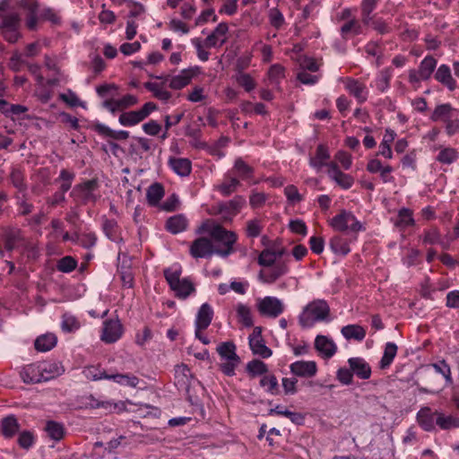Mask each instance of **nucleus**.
Wrapping results in <instances>:
<instances>
[{
  "label": "nucleus",
  "instance_id": "34",
  "mask_svg": "<svg viewBox=\"0 0 459 459\" xmlns=\"http://www.w3.org/2000/svg\"><path fill=\"white\" fill-rule=\"evenodd\" d=\"M437 426L442 430H449L459 428V417L446 415L439 411L437 418Z\"/></svg>",
  "mask_w": 459,
  "mask_h": 459
},
{
  "label": "nucleus",
  "instance_id": "32",
  "mask_svg": "<svg viewBox=\"0 0 459 459\" xmlns=\"http://www.w3.org/2000/svg\"><path fill=\"white\" fill-rule=\"evenodd\" d=\"M164 187L160 183L151 185L146 192L147 202L151 206H157L164 196Z\"/></svg>",
  "mask_w": 459,
  "mask_h": 459
},
{
  "label": "nucleus",
  "instance_id": "43",
  "mask_svg": "<svg viewBox=\"0 0 459 459\" xmlns=\"http://www.w3.org/2000/svg\"><path fill=\"white\" fill-rule=\"evenodd\" d=\"M238 321L246 327H251L254 324L252 312L249 307L244 304H238L236 307Z\"/></svg>",
  "mask_w": 459,
  "mask_h": 459
},
{
  "label": "nucleus",
  "instance_id": "21",
  "mask_svg": "<svg viewBox=\"0 0 459 459\" xmlns=\"http://www.w3.org/2000/svg\"><path fill=\"white\" fill-rule=\"evenodd\" d=\"M345 89L357 99L359 103H363L368 99V91L365 84L355 79L347 78L345 80Z\"/></svg>",
  "mask_w": 459,
  "mask_h": 459
},
{
  "label": "nucleus",
  "instance_id": "59",
  "mask_svg": "<svg viewBox=\"0 0 459 459\" xmlns=\"http://www.w3.org/2000/svg\"><path fill=\"white\" fill-rule=\"evenodd\" d=\"M440 237L441 235L439 230L437 228H431L425 230L420 238H422L423 244L435 245L437 244V242H440Z\"/></svg>",
  "mask_w": 459,
  "mask_h": 459
},
{
  "label": "nucleus",
  "instance_id": "22",
  "mask_svg": "<svg viewBox=\"0 0 459 459\" xmlns=\"http://www.w3.org/2000/svg\"><path fill=\"white\" fill-rule=\"evenodd\" d=\"M351 370L360 379H368L371 376L369 364L362 358L356 357L348 359Z\"/></svg>",
  "mask_w": 459,
  "mask_h": 459
},
{
  "label": "nucleus",
  "instance_id": "7",
  "mask_svg": "<svg viewBox=\"0 0 459 459\" xmlns=\"http://www.w3.org/2000/svg\"><path fill=\"white\" fill-rule=\"evenodd\" d=\"M256 307L262 316L272 318L278 317L284 310V305L281 299L267 296L257 300Z\"/></svg>",
  "mask_w": 459,
  "mask_h": 459
},
{
  "label": "nucleus",
  "instance_id": "30",
  "mask_svg": "<svg viewBox=\"0 0 459 459\" xmlns=\"http://www.w3.org/2000/svg\"><path fill=\"white\" fill-rule=\"evenodd\" d=\"M329 158L330 154L327 148L323 144H319L316 148V155L309 159V164L313 168L319 170L324 166L327 167L328 163H326V160Z\"/></svg>",
  "mask_w": 459,
  "mask_h": 459
},
{
  "label": "nucleus",
  "instance_id": "45",
  "mask_svg": "<svg viewBox=\"0 0 459 459\" xmlns=\"http://www.w3.org/2000/svg\"><path fill=\"white\" fill-rule=\"evenodd\" d=\"M329 245L335 254L341 255H346L351 251L348 242L341 236L333 237Z\"/></svg>",
  "mask_w": 459,
  "mask_h": 459
},
{
  "label": "nucleus",
  "instance_id": "55",
  "mask_svg": "<svg viewBox=\"0 0 459 459\" xmlns=\"http://www.w3.org/2000/svg\"><path fill=\"white\" fill-rule=\"evenodd\" d=\"M117 223L114 220H105L103 223V230L106 236L112 241L120 240V237L117 232Z\"/></svg>",
  "mask_w": 459,
  "mask_h": 459
},
{
  "label": "nucleus",
  "instance_id": "13",
  "mask_svg": "<svg viewBox=\"0 0 459 459\" xmlns=\"http://www.w3.org/2000/svg\"><path fill=\"white\" fill-rule=\"evenodd\" d=\"M230 172L239 180L247 181L251 184L258 183V181L254 180V168L244 161L242 158L236 159L233 168Z\"/></svg>",
  "mask_w": 459,
  "mask_h": 459
},
{
  "label": "nucleus",
  "instance_id": "62",
  "mask_svg": "<svg viewBox=\"0 0 459 459\" xmlns=\"http://www.w3.org/2000/svg\"><path fill=\"white\" fill-rule=\"evenodd\" d=\"M262 232L261 221L257 219L249 220L247 221L246 234L248 238H256Z\"/></svg>",
  "mask_w": 459,
  "mask_h": 459
},
{
  "label": "nucleus",
  "instance_id": "12",
  "mask_svg": "<svg viewBox=\"0 0 459 459\" xmlns=\"http://www.w3.org/2000/svg\"><path fill=\"white\" fill-rule=\"evenodd\" d=\"M122 325L118 320H107L104 322L101 341L106 343H113L122 336Z\"/></svg>",
  "mask_w": 459,
  "mask_h": 459
},
{
  "label": "nucleus",
  "instance_id": "4",
  "mask_svg": "<svg viewBox=\"0 0 459 459\" xmlns=\"http://www.w3.org/2000/svg\"><path fill=\"white\" fill-rule=\"evenodd\" d=\"M20 7L26 12V26L29 30H36L38 22L42 20H54L55 14L50 9L43 10L39 14V4L36 0H22Z\"/></svg>",
  "mask_w": 459,
  "mask_h": 459
},
{
  "label": "nucleus",
  "instance_id": "61",
  "mask_svg": "<svg viewBox=\"0 0 459 459\" xmlns=\"http://www.w3.org/2000/svg\"><path fill=\"white\" fill-rule=\"evenodd\" d=\"M46 437L52 440L51 447H55L57 441V422L55 420H47L43 429Z\"/></svg>",
  "mask_w": 459,
  "mask_h": 459
},
{
  "label": "nucleus",
  "instance_id": "26",
  "mask_svg": "<svg viewBox=\"0 0 459 459\" xmlns=\"http://www.w3.org/2000/svg\"><path fill=\"white\" fill-rule=\"evenodd\" d=\"M212 316L213 310L212 307L208 303H204L196 315L195 328L206 329L210 325Z\"/></svg>",
  "mask_w": 459,
  "mask_h": 459
},
{
  "label": "nucleus",
  "instance_id": "39",
  "mask_svg": "<svg viewBox=\"0 0 459 459\" xmlns=\"http://www.w3.org/2000/svg\"><path fill=\"white\" fill-rule=\"evenodd\" d=\"M452 112L453 108L450 104H441L437 106L430 118L433 121L442 120L444 122H448L453 117Z\"/></svg>",
  "mask_w": 459,
  "mask_h": 459
},
{
  "label": "nucleus",
  "instance_id": "8",
  "mask_svg": "<svg viewBox=\"0 0 459 459\" xmlns=\"http://www.w3.org/2000/svg\"><path fill=\"white\" fill-rule=\"evenodd\" d=\"M190 255L194 258L211 257L217 255L216 247L211 238L201 237L194 240L189 249Z\"/></svg>",
  "mask_w": 459,
  "mask_h": 459
},
{
  "label": "nucleus",
  "instance_id": "2",
  "mask_svg": "<svg viewBox=\"0 0 459 459\" xmlns=\"http://www.w3.org/2000/svg\"><path fill=\"white\" fill-rule=\"evenodd\" d=\"M330 320V307L325 299H314L307 304L299 316L302 328H310L318 322Z\"/></svg>",
  "mask_w": 459,
  "mask_h": 459
},
{
  "label": "nucleus",
  "instance_id": "16",
  "mask_svg": "<svg viewBox=\"0 0 459 459\" xmlns=\"http://www.w3.org/2000/svg\"><path fill=\"white\" fill-rule=\"evenodd\" d=\"M327 169L329 178L342 188L349 189L352 186L354 178L351 176L342 172L336 163L330 162L327 164Z\"/></svg>",
  "mask_w": 459,
  "mask_h": 459
},
{
  "label": "nucleus",
  "instance_id": "28",
  "mask_svg": "<svg viewBox=\"0 0 459 459\" xmlns=\"http://www.w3.org/2000/svg\"><path fill=\"white\" fill-rule=\"evenodd\" d=\"M188 221L184 214L169 217L166 221V229L172 234H178L186 230Z\"/></svg>",
  "mask_w": 459,
  "mask_h": 459
},
{
  "label": "nucleus",
  "instance_id": "50",
  "mask_svg": "<svg viewBox=\"0 0 459 459\" xmlns=\"http://www.w3.org/2000/svg\"><path fill=\"white\" fill-rule=\"evenodd\" d=\"M97 131L107 137H110L115 140H126L129 137V133L127 131H118L116 132L107 126L99 125L97 126Z\"/></svg>",
  "mask_w": 459,
  "mask_h": 459
},
{
  "label": "nucleus",
  "instance_id": "27",
  "mask_svg": "<svg viewBox=\"0 0 459 459\" xmlns=\"http://www.w3.org/2000/svg\"><path fill=\"white\" fill-rule=\"evenodd\" d=\"M169 165L180 177L188 176L192 169L191 161L186 158H169Z\"/></svg>",
  "mask_w": 459,
  "mask_h": 459
},
{
  "label": "nucleus",
  "instance_id": "37",
  "mask_svg": "<svg viewBox=\"0 0 459 459\" xmlns=\"http://www.w3.org/2000/svg\"><path fill=\"white\" fill-rule=\"evenodd\" d=\"M377 0H363L361 3V21L366 26H369L371 21L376 17L372 15L376 9Z\"/></svg>",
  "mask_w": 459,
  "mask_h": 459
},
{
  "label": "nucleus",
  "instance_id": "58",
  "mask_svg": "<svg viewBox=\"0 0 459 459\" xmlns=\"http://www.w3.org/2000/svg\"><path fill=\"white\" fill-rule=\"evenodd\" d=\"M352 32L355 35H359L362 33V27L359 24V22L352 18L350 21H348L346 23H344L341 27V33L342 36L347 35L348 33Z\"/></svg>",
  "mask_w": 459,
  "mask_h": 459
},
{
  "label": "nucleus",
  "instance_id": "44",
  "mask_svg": "<svg viewBox=\"0 0 459 459\" xmlns=\"http://www.w3.org/2000/svg\"><path fill=\"white\" fill-rule=\"evenodd\" d=\"M144 87L160 100L167 101L171 98V93L164 88L163 84L149 82L144 83Z\"/></svg>",
  "mask_w": 459,
  "mask_h": 459
},
{
  "label": "nucleus",
  "instance_id": "15",
  "mask_svg": "<svg viewBox=\"0 0 459 459\" xmlns=\"http://www.w3.org/2000/svg\"><path fill=\"white\" fill-rule=\"evenodd\" d=\"M290 372L299 377H313L317 372L316 363L313 360H298L290 366Z\"/></svg>",
  "mask_w": 459,
  "mask_h": 459
},
{
  "label": "nucleus",
  "instance_id": "48",
  "mask_svg": "<svg viewBox=\"0 0 459 459\" xmlns=\"http://www.w3.org/2000/svg\"><path fill=\"white\" fill-rule=\"evenodd\" d=\"M269 83L272 85H279L281 81L285 77L284 68L278 64L273 65L267 73Z\"/></svg>",
  "mask_w": 459,
  "mask_h": 459
},
{
  "label": "nucleus",
  "instance_id": "42",
  "mask_svg": "<svg viewBox=\"0 0 459 459\" xmlns=\"http://www.w3.org/2000/svg\"><path fill=\"white\" fill-rule=\"evenodd\" d=\"M436 65L437 60L431 56H427L421 61L418 70L420 71V76H421L423 81L430 78Z\"/></svg>",
  "mask_w": 459,
  "mask_h": 459
},
{
  "label": "nucleus",
  "instance_id": "6",
  "mask_svg": "<svg viewBox=\"0 0 459 459\" xmlns=\"http://www.w3.org/2000/svg\"><path fill=\"white\" fill-rule=\"evenodd\" d=\"M330 225L338 231L357 233L363 230L362 224L350 212L342 211L334 216Z\"/></svg>",
  "mask_w": 459,
  "mask_h": 459
},
{
  "label": "nucleus",
  "instance_id": "11",
  "mask_svg": "<svg viewBox=\"0 0 459 459\" xmlns=\"http://www.w3.org/2000/svg\"><path fill=\"white\" fill-rule=\"evenodd\" d=\"M439 411H432L429 407L421 408L417 413V421L419 425L428 432L436 430L437 418Z\"/></svg>",
  "mask_w": 459,
  "mask_h": 459
},
{
  "label": "nucleus",
  "instance_id": "17",
  "mask_svg": "<svg viewBox=\"0 0 459 459\" xmlns=\"http://www.w3.org/2000/svg\"><path fill=\"white\" fill-rule=\"evenodd\" d=\"M96 188L97 183L94 180H89L74 187L72 195L75 198L81 199L84 204L94 203L96 201V195H94Z\"/></svg>",
  "mask_w": 459,
  "mask_h": 459
},
{
  "label": "nucleus",
  "instance_id": "14",
  "mask_svg": "<svg viewBox=\"0 0 459 459\" xmlns=\"http://www.w3.org/2000/svg\"><path fill=\"white\" fill-rule=\"evenodd\" d=\"M46 370V366L41 363L30 364L25 366L20 372L22 381L26 384H36L42 382V371Z\"/></svg>",
  "mask_w": 459,
  "mask_h": 459
},
{
  "label": "nucleus",
  "instance_id": "5",
  "mask_svg": "<svg viewBox=\"0 0 459 459\" xmlns=\"http://www.w3.org/2000/svg\"><path fill=\"white\" fill-rule=\"evenodd\" d=\"M246 204V199L242 195H236L231 200L221 202L212 209L214 213L221 214L223 221H231Z\"/></svg>",
  "mask_w": 459,
  "mask_h": 459
},
{
  "label": "nucleus",
  "instance_id": "10",
  "mask_svg": "<svg viewBox=\"0 0 459 459\" xmlns=\"http://www.w3.org/2000/svg\"><path fill=\"white\" fill-rule=\"evenodd\" d=\"M198 67L183 69L178 74L174 76L163 77L164 82H169V86L173 90H181L189 84L192 78L196 74Z\"/></svg>",
  "mask_w": 459,
  "mask_h": 459
},
{
  "label": "nucleus",
  "instance_id": "38",
  "mask_svg": "<svg viewBox=\"0 0 459 459\" xmlns=\"http://www.w3.org/2000/svg\"><path fill=\"white\" fill-rule=\"evenodd\" d=\"M81 327V323L74 316L65 313L62 316L61 329L65 333L77 332Z\"/></svg>",
  "mask_w": 459,
  "mask_h": 459
},
{
  "label": "nucleus",
  "instance_id": "63",
  "mask_svg": "<svg viewBox=\"0 0 459 459\" xmlns=\"http://www.w3.org/2000/svg\"><path fill=\"white\" fill-rule=\"evenodd\" d=\"M20 16L16 13H12L3 16V23L0 29H19Z\"/></svg>",
  "mask_w": 459,
  "mask_h": 459
},
{
  "label": "nucleus",
  "instance_id": "52",
  "mask_svg": "<svg viewBox=\"0 0 459 459\" xmlns=\"http://www.w3.org/2000/svg\"><path fill=\"white\" fill-rule=\"evenodd\" d=\"M17 443L21 448L29 450L35 444V435L30 430H23L19 432Z\"/></svg>",
  "mask_w": 459,
  "mask_h": 459
},
{
  "label": "nucleus",
  "instance_id": "1",
  "mask_svg": "<svg viewBox=\"0 0 459 459\" xmlns=\"http://www.w3.org/2000/svg\"><path fill=\"white\" fill-rule=\"evenodd\" d=\"M199 232L207 233L212 241L213 240L221 245V247H216L218 255L227 257L233 253V246L238 239L237 234L234 231L228 230L215 221L207 220L200 227Z\"/></svg>",
  "mask_w": 459,
  "mask_h": 459
},
{
  "label": "nucleus",
  "instance_id": "53",
  "mask_svg": "<svg viewBox=\"0 0 459 459\" xmlns=\"http://www.w3.org/2000/svg\"><path fill=\"white\" fill-rule=\"evenodd\" d=\"M39 74L44 78H55L56 80L57 67L55 58L47 56L45 65L41 67Z\"/></svg>",
  "mask_w": 459,
  "mask_h": 459
},
{
  "label": "nucleus",
  "instance_id": "49",
  "mask_svg": "<svg viewBox=\"0 0 459 459\" xmlns=\"http://www.w3.org/2000/svg\"><path fill=\"white\" fill-rule=\"evenodd\" d=\"M247 371L251 377H255L267 373L268 368L264 361L253 359L247 364Z\"/></svg>",
  "mask_w": 459,
  "mask_h": 459
},
{
  "label": "nucleus",
  "instance_id": "47",
  "mask_svg": "<svg viewBox=\"0 0 459 459\" xmlns=\"http://www.w3.org/2000/svg\"><path fill=\"white\" fill-rule=\"evenodd\" d=\"M260 385L269 394L276 395L279 394V385L274 375H264L260 380Z\"/></svg>",
  "mask_w": 459,
  "mask_h": 459
},
{
  "label": "nucleus",
  "instance_id": "33",
  "mask_svg": "<svg viewBox=\"0 0 459 459\" xmlns=\"http://www.w3.org/2000/svg\"><path fill=\"white\" fill-rule=\"evenodd\" d=\"M284 254L283 249L271 250L264 249L258 256V264L264 267H271L274 264L277 258L281 257Z\"/></svg>",
  "mask_w": 459,
  "mask_h": 459
},
{
  "label": "nucleus",
  "instance_id": "24",
  "mask_svg": "<svg viewBox=\"0 0 459 459\" xmlns=\"http://www.w3.org/2000/svg\"><path fill=\"white\" fill-rule=\"evenodd\" d=\"M229 30V27L227 23L221 22L214 29L211 35H209L205 39V44L207 47H217L223 45L226 42V34Z\"/></svg>",
  "mask_w": 459,
  "mask_h": 459
},
{
  "label": "nucleus",
  "instance_id": "60",
  "mask_svg": "<svg viewBox=\"0 0 459 459\" xmlns=\"http://www.w3.org/2000/svg\"><path fill=\"white\" fill-rule=\"evenodd\" d=\"M413 224L414 220L412 218V212L406 208L401 209L398 212V221L396 225L400 227H408Z\"/></svg>",
  "mask_w": 459,
  "mask_h": 459
},
{
  "label": "nucleus",
  "instance_id": "51",
  "mask_svg": "<svg viewBox=\"0 0 459 459\" xmlns=\"http://www.w3.org/2000/svg\"><path fill=\"white\" fill-rule=\"evenodd\" d=\"M429 367L434 368L436 373L443 376L446 384L450 385L453 383L451 368L445 360H440L437 363H433L429 365Z\"/></svg>",
  "mask_w": 459,
  "mask_h": 459
},
{
  "label": "nucleus",
  "instance_id": "25",
  "mask_svg": "<svg viewBox=\"0 0 459 459\" xmlns=\"http://www.w3.org/2000/svg\"><path fill=\"white\" fill-rule=\"evenodd\" d=\"M20 428V423L14 415H9L1 420V432L5 438L13 437L19 432Z\"/></svg>",
  "mask_w": 459,
  "mask_h": 459
},
{
  "label": "nucleus",
  "instance_id": "29",
  "mask_svg": "<svg viewBox=\"0 0 459 459\" xmlns=\"http://www.w3.org/2000/svg\"><path fill=\"white\" fill-rule=\"evenodd\" d=\"M435 78L437 82L447 87L450 91L456 88V82L451 74V70L448 65H441L436 74Z\"/></svg>",
  "mask_w": 459,
  "mask_h": 459
},
{
  "label": "nucleus",
  "instance_id": "23",
  "mask_svg": "<svg viewBox=\"0 0 459 459\" xmlns=\"http://www.w3.org/2000/svg\"><path fill=\"white\" fill-rule=\"evenodd\" d=\"M240 185V180L237 177L232 176L230 172H228L225 175L223 181L215 186L214 189L220 192L222 196H229L236 192Z\"/></svg>",
  "mask_w": 459,
  "mask_h": 459
},
{
  "label": "nucleus",
  "instance_id": "20",
  "mask_svg": "<svg viewBox=\"0 0 459 459\" xmlns=\"http://www.w3.org/2000/svg\"><path fill=\"white\" fill-rule=\"evenodd\" d=\"M315 348L325 359L332 358L337 351L333 341L325 335H317L316 337Z\"/></svg>",
  "mask_w": 459,
  "mask_h": 459
},
{
  "label": "nucleus",
  "instance_id": "3",
  "mask_svg": "<svg viewBox=\"0 0 459 459\" xmlns=\"http://www.w3.org/2000/svg\"><path fill=\"white\" fill-rule=\"evenodd\" d=\"M164 276L175 295L179 299H186L195 291L193 282L186 278L181 279V268L170 267L164 271Z\"/></svg>",
  "mask_w": 459,
  "mask_h": 459
},
{
  "label": "nucleus",
  "instance_id": "35",
  "mask_svg": "<svg viewBox=\"0 0 459 459\" xmlns=\"http://www.w3.org/2000/svg\"><path fill=\"white\" fill-rule=\"evenodd\" d=\"M217 352L224 360H240L236 353V345L232 342H225L217 347Z\"/></svg>",
  "mask_w": 459,
  "mask_h": 459
},
{
  "label": "nucleus",
  "instance_id": "57",
  "mask_svg": "<svg viewBox=\"0 0 459 459\" xmlns=\"http://www.w3.org/2000/svg\"><path fill=\"white\" fill-rule=\"evenodd\" d=\"M394 131H391L390 139H386V135H385L383 141L379 144L378 154L385 159L393 158V152L391 150L390 143L394 141Z\"/></svg>",
  "mask_w": 459,
  "mask_h": 459
},
{
  "label": "nucleus",
  "instance_id": "9",
  "mask_svg": "<svg viewBox=\"0 0 459 459\" xmlns=\"http://www.w3.org/2000/svg\"><path fill=\"white\" fill-rule=\"evenodd\" d=\"M249 346L252 352L255 355H258L264 359L269 358L272 356V351L269 349L262 337V328L255 327L253 333L249 335L248 338Z\"/></svg>",
  "mask_w": 459,
  "mask_h": 459
},
{
  "label": "nucleus",
  "instance_id": "36",
  "mask_svg": "<svg viewBox=\"0 0 459 459\" xmlns=\"http://www.w3.org/2000/svg\"><path fill=\"white\" fill-rule=\"evenodd\" d=\"M56 337L54 333L42 334L35 341V349L39 351H48L55 347Z\"/></svg>",
  "mask_w": 459,
  "mask_h": 459
},
{
  "label": "nucleus",
  "instance_id": "54",
  "mask_svg": "<svg viewBox=\"0 0 459 459\" xmlns=\"http://www.w3.org/2000/svg\"><path fill=\"white\" fill-rule=\"evenodd\" d=\"M458 158V154L455 149L454 148H443L438 155L437 156V160L443 164H451Z\"/></svg>",
  "mask_w": 459,
  "mask_h": 459
},
{
  "label": "nucleus",
  "instance_id": "56",
  "mask_svg": "<svg viewBox=\"0 0 459 459\" xmlns=\"http://www.w3.org/2000/svg\"><path fill=\"white\" fill-rule=\"evenodd\" d=\"M236 81L247 91H251L256 86V83H255V80L251 77V75L248 74L242 73V72H238L236 74Z\"/></svg>",
  "mask_w": 459,
  "mask_h": 459
},
{
  "label": "nucleus",
  "instance_id": "41",
  "mask_svg": "<svg viewBox=\"0 0 459 459\" xmlns=\"http://www.w3.org/2000/svg\"><path fill=\"white\" fill-rule=\"evenodd\" d=\"M5 247L8 250H13L20 247L22 245L23 238H22L21 231L13 229L5 232Z\"/></svg>",
  "mask_w": 459,
  "mask_h": 459
},
{
  "label": "nucleus",
  "instance_id": "40",
  "mask_svg": "<svg viewBox=\"0 0 459 459\" xmlns=\"http://www.w3.org/2000/svg\"><path fill=\"white\" fill-rule=\"evenodd\" d=\"M397 345L394 342H387L385 347L383 357L380 360L379 367L382 369L388 368L397 353Z\"/></svg>",
  "mask_w": 459,
  "mask_h": 459
},
{
  "label": "nucleus",
  "instance_id": "19",
  "mask_svg": "<svg viewBox=\"0 0 459 459\" xmlns=\"http://www.w3.org/2000/svg\"><path fill=\"white\" fill-rule=\"evenodd\" d=\"M55 78H44L42 74L38 76L36 95L41 102L47 103L51 99L54 93L52 88L55 86Z\"/></svg>",
  "mask_w": 459,
  "mask_h": 459
},
{
  "label": "nucleus",
  "instance_id": "46",
  "mask_svg": "<svg viewBox=\"0 0 459 459\" xmlns=\"http://www.w3.org/2000/svg\"><path fill=\"white\" fill-rule=\"evenodd\" d=\"M118 120L124 126H133L144 119L139 110H134L121 114Z\"/></svg>",
  "mask_w": 459,
  "mask_h": 459
},
{
  "label": "nucleus",
  "instance_id": "31",
  "mask_svg": "<svg viewBox=\"0 0 459 459\" xmlns=\"http://www.w3.org/2000/svg\"><path fill=\"white\" fill-rule=\"evenodd\" d=\"M342 334L347 340L361 342L366 336L365 329L359 325H348L342 328Z\"/></svg>",
  "mask_w": 459,
  "mask_h": 459
},
{
  "label": "nucleus",
  "instance_id": "18",
  "mask_svg": "<svg viewBox=\"0 0 459 459\" xmlns=\"http://www.w3.org/2000/svg\"><path fill=\"white\" fill-rule=\"evenodd\" d=\"M289 271L288 265L285 263H278L270 268H265L260 271L259 279L264 283H273L280 277L286 274Z\"/></svg>",
  "mask_w": 459,
  "mask_h": 459
},
{
  "label": "nucleus",
  "instance_id": "64",
  "mask_svg": "<svg viewBox=\"0 0 459 459\" xmlns=\"http://www.w3.org/2000/svg\"><path fill=\"white\" fill-rule=\"evenodd\" d=\"M77 260L70 255H66L59 259V272L71 273L77 267Z\"/></svg>",
  "mask_w": 459,
  "mask_h": 459
}]
</instances>
